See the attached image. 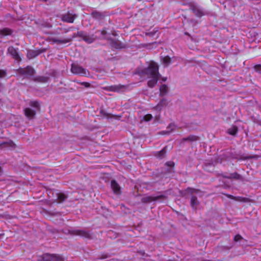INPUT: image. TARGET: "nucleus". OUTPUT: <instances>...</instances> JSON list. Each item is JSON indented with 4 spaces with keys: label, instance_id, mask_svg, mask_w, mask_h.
Here are the masks:
<instances>
[{
    "label": "nucleus",
    "instance_id": "1",
    "mask_svg": "<svg viewBox=\"0 0 261 261\" xmlns=\"http://www.w3.org/2000/svg\"><path fill=\"white\" fill-rule=\"evenodd\" d=\"M137 73L141 76H147L149 79L147 82V86L151 88L155 86L161 76L159 72V66L154 62H151L148 67L139 70Z\"/></svg>",
    "mask_w": 261,
    "mask_h": 261
},
{
    "label": "nucleus",
    "instance_id": "2",
    "mask_svg": "<svg viewBox=\"0 0 261 261\" xmlns=\"http://www.w3.org/2000/svg\"><path fill=\"white\" fill-rule=\"evenodd\" d=\"M77 36L81 37L84 41L88 44L93 43L97 38V37L94 34L89 35L83 31H80L74 34L72 37L75 38Z\"/></svg>",
    "mask_w": 261,
    "mask_h": 261
},
{
    "label": "nucleus",
    "instance_id": "3",
    "mask_svg": "<svg viewBox=\"0 0 261 261\" xmlns=\"http://www.w3.org/2000/svg\"><path fill=\"white\" fill-rule=\"evenodd\" d=\"M71 71L73 74L82 76H86L88 74L86 69L76 64H71Z\"/></svg>",
    "mask_w": 261,
    "mask_h": 261
},
{
    "label": "nucleus",
    "instance_id": "4",
    "mask_svg": "<svg viewBox=\"0 0 261 261\" xmlns=\"http://www.w3.org/2000/svg\"><path fill=\"white\" fill-rule=\"evenodd\" d=\"M18 73L22 75H24L26 77H30L33 76L35 73V70L30 66H27L25 68H20L17 69Z\"/></svg>",
    "mask_w": 261,
    "mask_h": 261
},
{
    "label": "nucleus",
    "instance_id": "5",
    "mask_svg": "<svg viewBox=\"0 0 261 261\" xmlns=\"http://www.w3.org/2000/svg\"><path fill=\"white\" fill-rule=\"evenodd\" d=\"M165 197V196L163 195H157L156 196H145L142 198L141 201L145 203H150L159 200H163Z\"/></svg>",
    "mask_w": 261,
    "mask_h": 261
},
{
    "label": "nucleus",
    "instance_id": "6",
    "mask_svg": "<svg viewBox=\"0 0 261 261\" xmlns=\"http://www.w3.org/2000/svg\"><path fill=\"white\" fill-rule=\"evenodd\" d=\"M77 17V15L76 14L68 12L62 15L61 20L64 22L72 23Z\"/></svg>",
    "mask_w": 261,
    "mask_h": 261
},
{
    "label": "nucleus",
    "instance_id": "7",
    "mask_svg": "<svg viewBox=\"0 0 261 261\" xmlns=\"http://www.w3.org/2000/svg\"><path fill=\"white\" fill-rule=\"evenodd\" d=\"M42 259L44 261H63L62 256L57 254H45L42 256Z\"/></svg>",
    "mask_w": 261,
    "mask_h": 261
},
{
    "label": "nucleus",
    "instance_id": "8",
    "mask_svg": "<svg viewBox=\"0 0 261 261\" xmlns=\"http://www.w3.org/2000/svg\"><path fill=\"white\" fill-rule=\"evenodd\" d=\"M72 234L80 236L86 238H91V233L89 231L85 230L74 229L70 231Z\"/></svg>",
    "mask_w": 261,
    "mask_h": 261
},
{
    "label": "nucleus",
    "instance_id": "9",
    "mask_svg": "<svg viewBox=\"0 0 261 261\" xmlns=\"http://www.w3.org/2000/svg\"><path fill=\"white\" fill-rule=\"evenodd\" d=\"M191 10L197 17H202L206 14L204 10L200 6L197 5H192L190 8Z\"/></svg>",
    "mask_w": 261,
    "mask_h": 261
},
{
    "label": "nucleus",
    "instance_id": "10",
    "mask_svg": "<svg viewBox=\"0 0 261 261\" xmlns=\"http://www.w3.org/2000/svg\"><path fill=\"white\" fill-rule=\"evenodd\" d=\"M48 40L53 43H57L58 44H65L70 42L71 41V39L65 38L64 39H60L55 37H49L48 38Z\"/></svg>",
    "mask_w": 261,
    "mask_h": 261
},
{
    "label": "nucleus",
    "instance_id": "11",
    "mask_svg": "<svg viewBox=\"0 0 261 261\" xmlns=\"http://www.w3.org/2000/svg\"><path fill=\"white\" fill-rule=\"evenodd\" d=\"M8 53L10 54L15 60L18 61L21 60L18 54L17 50L13 46H10L8 48Z\"/></svg>",
    "mask_w": 261,
    "mask_h": 261
},
{
    "label": "nucleus",
    "instance_id": "12",
    "mask_svg": "<svg viewBox=\"0 0 261 261\" xmlns=\"http://www.w3.org/2000/svg\"><path fill=\"white\" fill-rule=\"evenodd\" d=\"M199 140V137L195 135H190L187 137L184 138L180 141V143H182L185 141L190 142H196Z\"/></svg>",
    "mask_w": 261,
    "mask_h": 261
},
{
    "label": "nucleus",
    "instance_id": "13",
    "mask_svg": "<svg viewBox=\"0 0 261 261\" xmlns=\"http://www.w3.org/2000/svg\"><path fill=\"white\" fill-rule=\"evenodd\" d=\"M24 113L25 116L30 119H33L36 115V111L29 108H25Z\"/></svg>",
    "mask_w": 261,
    "mask_h": 261
},
{
    "label": "nucleus",
    "instance_id": "14",
    "mask_svg": "<svg viewBox=\"0 0 261 261\" xmlns=\"http://www.w3.org/2000/svg\"><path fill=\"white\" fill-rule=\"evenodd\" d=\"M92 17L97 20H100L105 17V14L102 12L94 11L91 13Z\"/></svg>",
    "mask_w": 261,
    "mask_h": 261
},
{
    "label": "nucleus",
    "instance_id": "15",
    "mask_svg": "<svg viewBox=\"0 0 261 261\" xmlns=\"http://www.w3.org/2000/svg\"><path fill=\"white\" fill-rule=\"evenodd\" d=\"M168 102L167 100L163 98L160 101L159 103L154 107L153 109L157 111H161L163 107H166L168 105Z\"/></svg>",
    "mask_w": 261,
    "mask_h": 261
},
{
    "label": "nucleus",
    "instance_id": "16",
    "mask_svg": "<svg viewBox=\"0 0 261 261\" xmlns=\"http://www.w3.org/2000/svg\"><path fill=\"white\" fill-rule=\"evenodd\" d=\"M125 87L124 86L118 85L110 86L108 88V90L110 91L118 92L121 91Z\"/></svg>",
    "mask_w": 261,
    "mask_h": 261
},
{
    "label": "nucleus",
    "instance_id": "17",
    "mask_svg": "<svg viewBox=\"0 0 261 261\" xmlns=\"http://www.w3.org/2000/svg\"><path fill=\"white\" fill-rule=\"evenodd\" d=\"M111 188L115 194H119L120 193V187L115 180L111 181Z\"/></svg>",
    "mask_w": 261,
    "mask_h": 261
},
{
    "label": "nucleus",
    "instance_id": "18",
    "mask_svg": "<svg viewBox=\"0 0 261 261\" xmlns=\"http://www.w3.org/2000/svg\"><path fill=\"white\" fill-rule=\"evenodd\" d=\"M200 202L197 200V198L195 196H192L191 199L190 204L192 208L194 210L197 209V206L199 204Z\"/></svg>",
    "mask_w": 261,
    "mask_h": 261
},
{
    "label": "nucleus",
    "instance_id": "19",
    "mask_svg": "<svg viewBox=\"0 0 261 261\" xmlns=\"http://www.w3.org/2000/svg\"><path fill=\"white\" fill-rule=\"evenodd\" d=\"M40 54V52L39 51L29 50L27 52V56L29 59H32L38 56Z\"/></svg>",
    "mask_w": 261,
    "mask_h": 261
},
{
    "label": "nucleus",
    "instance_id": "20",
    "mask_svg": "<svg viewBox=\"0 0 261 261\" xmlns=\"http://www.w3.org/2000/svg\"><path fill=\"white\" fill-rule=\"evenodd\" d=\"M56 196H57L56 200L58 202H59V203L63 202L68 197V196L64 193H56Z\"/></svg>",
    "mask_w": 261,
    "mask_h": 261
},
{
    "label": "nucleus",
    "instance_id": "21",
    "mask_svg": "<svg viewBox=\"0 0 261 261\" xmlns=\"http://www.w3.org/2000/svg\"><path fill=\"white\" fill-rule=\"evenodd\" d=\"M168 92V88L165 84L162 85L160 87V96H163L167 94Z\"/></svg>",
    "mask_w": 261,
    "mask_h": 261
},
{
    "label": "nucleus",
    "instance_id": "22",
    "mask_svg": "<svg viewBox=\"0 0 261 261\" xmlns=\"http://www.w3.org/2000/svg\"><path fill=\"white\" fill-rule=\"evenodd\" d=\"M1 146L3 147L14 148L15 147V144L12 141H9L7 142L2 143L1 144Z\"/></svg>",
    "mask_w": 261,
    "mask_h": 261
},
{
    "label": "nucleus",
    "instance_id": "23",
    "mask_svg": "<svg viewBox=\"0 0 261 261\" xmlns=\"http://www.w3.org/2000/svg\"><path fill=\"white\" fill-rule=\"evenodd\" d=\"M12 33V31L8 28H4L0 30V35L2 36L10 35Z\"/></svg>",
    "mask_w": 261,
    "mask_h": 261
},
{
    "label": "nucleus",
    "instance_id": "24",
    "mask_svg": "<svg viewBox=\"0 0 261 261\" xmlns=\"http://www.w3.org/2000/svg\"><path fill=\"white\" fill-rule=\"evenodd\" d=\"M224 177H225L226 178H228V179L233 178V179H239L241 178V175L240 174H239L238 173H237V172H234V173L230 174L228 176H224Z\"/></svg>",
    "mask_w": 261,
    "mask_h": 261
},
{
    "label": "nucleus",
    "instance_id": "25",
    "mask_svg": "<svg viewBox=\"0 0 261 261\" xmlns=\"http://www.w3.org/2000/svg\"><path fill=\"white\" fill-rule=\"evenodd\" d=\"M162 62L163 64L165 65V66L167 67L170 64L171 62V59L169 57L166 56L163 58Z\"/></svg>",
    "mask_w": 261,
    "mask_h": 261
},
{
    "label": "nucleus",
    "instance_id": "26",
    "mask_svg": "<svg viewBox=\"0 0 261 261\" xmlns=\"http://www.w3.org/2000/svg\"><path fill=\"white\" fill-rule=\"evenodd\" d=\"M238 127L236 126H232L227 130L229 134L231 135H235L238 132Z\"/></svg>",
    "mask_w": 261,
    "mask_h": 261
},
{
    "label": "nucleus",
    "instance_id": "27",
    "mask_svg": "<svg viewBox=\"0 0 261 261\" xmlns=\"http://www.w3.org/2000/svg\"><path fill=\"white\" fill-rule=\"evenodd\" d=\"M173 127H174V125L172 124H170L167 128L168 130L162 131L160 133V134L162 135L168 134L173 130Z\"/></svg>",
    "mask_w": 261,
    "mask_h": 261
},
{
    "label": "nucleus",
    "instance_id": "28",
    "mask_svg": "<svg viewBox=\"0 0 261 261\" xmlns=\"http://www.w3.org/2000/svg\"><path fill=\"white\" fill-rule=\"evenodd\" d=\"M112 46L116 49H119L122 47V45L121 43L114 40H113L112 42Z\"/></svg>",
    "mask_w": 261,
    "mask_h": 261
},
{
    "label": "nucleus",
    "instance_id": "29",
    "mask_svg": "<svg viewBox=\"0 0 261 261\" xmlns=\"http://www.w3.org/2000/svg\"><path fill=\"white\" fill-rule=\"evenodd\" d=\"M97 32H100V33L101 36L99 37V38L103 39H108V37L107 36V31H106V29H102L101 31H99L96 32V33H97Z\"/></svg>",
    "mask_w": 261,
    "mask_h": 261
},
{
    "label": "nucleus",
    "instance_id": "30",
    "mask_svg": "<svg viewBox=\"0 0 261 261\" xmlns=\"http://www.w3.org/2000/svg\"><path fill=\"white\" fill-rule=\"evenodd\" d=\"M48 79V78L47 77L39 76L36 77L34 80L39 82L45 83L47 82Z\"/></svg>",
    "mask_w": 261,
    "mask_h": 261
},
{
    "label": "nucleus",
    "instance_id": "31",
    "mask_svg": "<svg viewBox=\"0 0 261 261\" xmlns=\"http://www.w3.org/2000/svg\"><path fill=\"white\" fill-rule=\"evenodd\" d=\"M166 152V147H165L163 149H162L161 151L158 152L157 156L162 159L165 156V153Z\"/></svg>",
    "mask_w": 261,
    "mask_h": 261
},
{
    "label": "nucleus",
    "instance_id": "32",
    "mask_svg": "<svg viewBox=\"0 0 261 261\" xmlns=\"http://www.w3.org/2000/svg\"><path fill=\"white\" fill-rule=\"evenodd\" d=\"M100 115L101 116L109 118L110 117L112 118L114 117L113 115H111V114L107 113L106 111L103 110L100 111Z\"/></svg>",
    "mask_w": 261,
    "mask_h": 261
},
{
    "label": "nucleus",
    "instance_id": "33",
    "mask_svg": "<svg viewBox=\"0 0 261 261\" xmlns=\"http://www.w3.org/2000/svg\"><path fill=\"white\" fill-rule=\"evenodd\" d=\"M152 118V116L151 114H148L143 117L142 121L148 122L151 120Z\"/></svg>",
    "mask_w": 261,
    "mask_h": 261
},
{
    "label": "nucleus",
    "instance_id": "34",
    "mask_svg": "<svg viewBox=\"0 0 261 261\" xmlns=\"http://www.w3.org/2000/svg\"><path fill=\"white\" fill-rule=\"evenodd\" d=\"M226 196H227V197L228 198L232 199H234V200H237V201H242V198H241V197H234V196H233L232 195H231L227 194Z\"/></svg>",
    "mask_w": 261,
    "mask_h": 261
},
{
    "label": "nucleus",
    "instance_id": "35",
    "mask_svg": "<svg viewBox=\"0 0 261 261\" xmlns=\"http://www.w3.org/2000/svg\"><path fill=\"white\" fill-rule=\"evenodd\" d=\"M166 165H167V166H169L170 167H171V169L170 170H168V172H172V168L174 167V162H167L166 163Z\"/></svg>",
    "mask_w": 261,
    "mask_h": 261
},
{
    "label": "nucleus",
    "instance_id": "36",
    "mask_svg": "<svg viewBox=\"0 0 261 261\" xmlns=\"http://www.w3.org/2000/svg\"><path fill=\"white\" fill-rule=\"evenodd\" d=\"M30 106L36 108H38L39 107V104L37 101H31L30 102Z\"/></svg>",
    "mask_w": 261,
    "mask_h": 261
},
{
    "label": "nucleus",
    "instance_id": "37",
    "mask_svg": "<svg viewBox=\"0 0 261 261\" xmlns=\"http://www.w3.org/2000/svg\"><path fill=\"white\" fill-rule=\"evenodd\" d=\"M74 82H76L77 83H79L81 85H83V86H84L86 88H88L90 86V84L89 83H87V82H79V81H74Z\"/></svg>",
    "mask_w": 261,
    "mask_h": 261
},
{
    "label": "nucleus",
    "instance_id": "38",
    "mask_svg": "<svg viewBox=\"0 0 261 261\" xmlns=\"http://www.w3.org/2000/svg\"><path fill=\"white\" fill-rule=\"evenodd\" d=\"M242 239L243 238L241 236H240V234H237L236 236H234L233 240L235 242H238L241 241Z\"/></svg>",
    "mask_w": 261,
    "mask_h": 261
},
{
    "label": "nucleus",
    "instance_id": "39",
    "mask_svg": "<svg viewBox=\"0 0 261 261\" xmlns=\"http://www.w3.org/2000/svg\"><path fill=\"white\" fill-rule=\"evenodd\" d=\"M155 34V32H148L146 34L147 35L149 36H153Z\"/></svg>",
    "mask_w": 261,
    "mask_h": 261
},
{
    "label": "nucleus",
    "instance_id": "40",
    "mask_svg": "<svg viewBox=\"0 0 261 261\" xmlns=\"http://www.w3.org/2000/svg\"><path fill=\"white\" fill-rule=\"evenodd\" d=\"M201 193L198 190H196V189H193L192 193Z\"/></svg>",
    "mask_w": 261,
    "mask_h": 261
},
{
    "label": "nucleus",
    "instance_id": "41",
    "mask_svg": "<svg viewBox=\"0 0 261 261\" xmlns=\"http://www.w3.org/2000/svg\"><path fill=\"white\" fill-rule=\"evenodd\" d=\"M159 119H160V115L155 116V118H154L155 120L159 121Z\"/></svg>",
    "mask_w": 261,
    "mask_h": 261
},
{
    "label": "nucleus",
    "instance_id": "42",
    "mask_svg": "<svg viewBox=\"0 0 261 261\" xmlns=\"http://www.w3.org/2000/svg\"><path fill=\"white\" fill-rule=\"evenodd\" d=\"M250 158H251V156H246V157H245V158H244V159H250Z\"/></svg>",
    "mask_w": 261,
    "mask_h": 261
},
{
    "label": "nucleus",
    "instance_id": "43",
    "mask_svg": "<svg viewBox=\"0 0 261 261\" xmlns=\"http://www.w3.org/2000/svg\"><path fill=\"white\" fill-rule=\"evenodd\" d=\"M166 79H167L166 77H164V78H163L162 80L165 82L166 81Z\"/></svg>",
    "mask_w": 261,
    "mask_h": 261
},
{
    "label": "nucleus",
    "instance_id": "44",
    "mask_svg": "<svg viewBox=\"0 0 261 261\" xmlns=\"http://www.w3.org/2000/svg\"><path fill=\"white\" fill-rule=\"evenodd\" d=\"M2 172V168L0 167V174H1Z\"/></svg>",
    "mask_w": 261,
    "mask_h": 261
},
{
    "label": "nucleus",
    "instance_id": "45",
    "mask_svg": "<svg viewBox=\"0 0 261 261\" xmlns=\"http://www.w3.org/2000/svg\"><path fill=\"white\" fill-rule=\"evenodd\" d=\"M261 67V66H260V65H258V66H256L255 67L256 68V67Z\"/></svg>",
    "mask_w": 261,
    "mask_h": 261
}]
</instances>
